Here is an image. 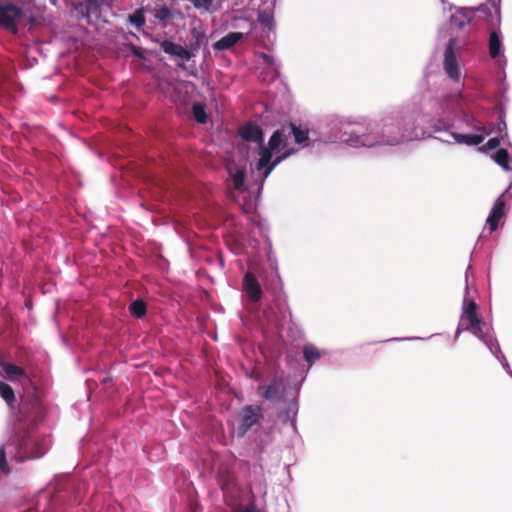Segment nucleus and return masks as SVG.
I'll list each match as a JSON object with an SVG mask.
<instances>
[{
	"label": "nucleus",
	"instance_id": "obj_1",
	"mask_svg": "<svg viewBox=\"0 0 512 512\" xmlns=\"http://www.w3.org/2000/svg\"><path fill=\"white\" fill-rule=\"evenodd\" d=\"M29 419V405L23 404L15 417L14 434L7 442L8 453L17 462L38 459L46 452L43 440L30 435L27 427Z\"/></svg>",
	"mask_w": 512,
	"mask_h": 512
},
{
	"label": "nucleus",
	"instance_id": "obj_2",
	"mask_svg": "<svg viewBox=\"0 0 512 512\" xmlns=\"http://www.w3.org/2000/svg\"><path fill=\"white\" fill-rule=\"evenodd\" d=\"M394 125L385 123L381 129L382 135L379 136L378 126L371 128L369 134L356 135L355 138L347 139L351 145L372 147L374 145H396L404 140V135L397 132L394 133Z\"/></svg>",
	"mask_w": 512,
	"mask_h": 512
},
{
	"label": "nucleus",
	"instance_id": "obj_3",
	"mask_svg": "<svg viewBox=\"0 0 512 512\" xmlns=\"http://www.w3.org/2000/svg\"><path fill=\"white\" fill-rule=\"evenodd\" d=\"M482 325L483 320L478 316L477 304L475 303V301L471 300L464 307V311L461 316L460 326H462L464 330L471 331V333L476 337L482 338Z\"/></svg>",
	"mask_w": 512,
	"mask_h": 512
},
{
	"label": "nucleus",
	"instance_id": "obj_4",
	"mask_svg": "<svg viewBox=\"0 0 512 512\" xmlns=\"http://www.w3.org/2000/svg\"><path fill=\"white\" fill-rule=\"evenodd\" d=\"M23 9L14 4H0V27L18 33V21L23 17Z\"/></svg>",
	"mask_w": 512,
	"mask_h": 512
},
{
	"label": "nucleus",
	"instance_id": "obj_5",
	"mask_svg": "<svg viewBox=\"0 0 512 512\" xmlns=\"http://www.w3.org/2000/svg\"><path fill=\"white\" fill-rule=\"evenodd\" d=\"M455 39H450L446 45L444 52L443 68L446 74L454 82H459L461 77V71L457 56L455 54Z\"/></svg>",
	"mask_w": 512,
	"mask_h": 512
},
{
	"label": "nucleus",
	"instance_id": "obj_6",
	"mask_svg": "<svg viewBox=\"0 0 512 512\" xmlns=\"http://www.w3.org/2000/svg\"><path fill=\"white\" fill-rule=\"evenodd\" d=\"M286 386L283 378L274 377L268 386L260 385L257 388V394L268 401H283Z\"/></svg>",
	"mask_w": 512,
	"mask_h": 512
},
{
	"label": "nucleus",
	"instance_id": "obj_7",
	"mask_svg": "<svg viewBox=\"0 0 512 512\" xmlns=\"http://www.w3.org/2000/svg\"><path fill=\"white\" fill-rule=\"evenodd\" d=\"M262 418V408L258 405H247L241 409L239 436H244L250 428Z\"/></svg>",
	"mask_w": 512,
	"mask_h": 512
},
{
	"label": "nucleus",
	"instance_id": "obj_8",
	"mask_svg": "<svg viewBox=\"0 0 512 512\" xmlns=\"http://www.w3.org/2000/svg\"><path fill=\"white\" fill-rule=\"evenodd\" d=\"M285 160V155H278L274 160L272 159V151L267 149L266 146L259 148V159L256 164V169L263 172V177L267 178L276 166Z\"/></svg>",
	"mask_w": 512,
	"mask_h": 512
},
{
	"label": "nucleus",
	"instance_id": "obj_9",
	"mask_svg": "<svg viewBox=\"0 0 512 512\" xmlns=\"http://www.w3.org/2000/svg\"><path fill=\"white\" fill-rule=\"evenodd\" d=\"M239 134L242 139L255 142L259 145V148L264 145V134L262 129L255 123L249 122L240 128Z\"/></svg>",
	"mask_w": 512,
	"mask_h": 512
},
{
	"label": "nucleus",
	"instance_id": "obj_10",
	"mask_svg": "<svg viewBox=\"0 0 512 512\" xmlns=\"http://www.w3.org/2000/svg\"><path fill=\"white\" fill-rule=\"evenodd\" d=\"M243 289L253 302H258L262 298V289L259 281L254 274L247 272L243 279Z\"/></svg>",
	"mask_w": 512,
	"mask_h": 512
},
{
	"label": "nucleus",
	"instance_id": "obj_11",
	"mask_svg": "<svg viewBox=\"0 0 512 512\" xmlns=\"http://www.w3.org/2000/svg\"><path fill=\"white\" fill-rule=\"evenodd\" d=\"M505 204L506 203L503 195L499 196L494 202V205L486 221L491 232L498 228V224L504 216Z\"/></svg>",
	"mask_w": 512,
	"mask_h": 512
},
{
	"label": "nucleus",
	"instance_id": "obj_12",
	"mask_svg": "<svg viewBox=\"0 0 512 512\" xmlns=\"http://www.w3.org/2000/svg\"><path fill=\"white\" fill-rule=\"evenodd\" d=\"M288 130L286 129V125H283L281 128L275 130L271 135L267 149H270L272 152H277L281 148H285L288 144Z\"/></svg>",
	"mask_w": 512,
	"mask_h": 512
},
{
	"label": "nucleus",
	"instance_id": "obj_13",
	"mask_svg": "<svg viewBox=\"0 0 512 512\" xmlns=\"http://www.w3.org/2000/svg\"><path fill=\"white\" fill-rule=\"evenodd\" d=\"M101 0H84L76 6L78 12L89 22L92 17L99 18L101 14Z\"/></svg>",
	"mask_w": 512,
	"mask_h": 512
},
{
	"label": "nucleus",
	"instance_id": "obj_14",
	"mask_svg": "<svg viewBox=\"0 0 512 512\" xmlns=\"http://www.w3.org/2000/svg\"><path fill=\"white\" fill-rule=\"evenodd\" d=\"M160 47L166 54L177 56L183 60H190L194 56V53L188 49H185L181 45L175 44L169 40L161 41Z\"/></svg>",
	"mask_w": 512,
	"mask_h": 512
},
{
	"label": "nucleus",
	"instance_id": "obj_15",
	"mask_svg": "<svg viewBox=\"0 0 512 512\" xmlns=\"http://www.w3.org/2000/svg\"><path fill=\"white\" fill-rule=\"evenodd\" d=\"M244 38L241 32H230L226 36L214 43L213 48L216 51H223L232 48L235 44Z\"/></svg>",
	"mask_w": 512,
	"mask_h": 512
},
{
	"label": "nucleus",
	"instance_id": "obj_16",
	"mask_svg": "<svg viewBox=\"0 0 512 512\" xmlns=\"http://www.w3.org/2000/svg\"><path fill=\"white\" fill-rule=\"evenodd\" d=\"M286 129L288 130L287 133L289 137L293 135L294 140L297 144H304L309 140V130L307 128H302L300 126L295 125L294 123H288L286 124Z\"/></svg>",
	"mask_w": 512,
	"mask_h": 512
},
{
	"label": "nucleus",
	"instance_id": "obj_17",
	"mask_svg": "<svg viewBox=\"0 0 512 512\" xmlns=\"http://www.w3.org/2000/svg\"><path fill=\"white\" fill-rule=\"evenodd\" d=\"M0 367L4 371L6 378L10 381H14L21 377H27L25 370L17 365L3 362L0 364Z\"/></svg>",
	"mask_w": 512,
	"mask_h": 512
},
{
	"label": "nucleus",
	"instance_id": "obj_18",
	"mask_svg": "<svg viewBox=\"0 0 512 512\" xmlns=\"http://www.w3.org/2000/svg\"><path fill=\"white\" fill-rule=\"evenodd\" d=\"M489 55L491 58H497L501 53L502 41L498 31H491L489 35Z\"/></svg>",
	"mask_w": 512,
	"mask_h": 512
},
{
	"label": "nucleus",
	"instance_id": "obj_19",
	"mask_svg": "<svg viewBox=\"0 0 512 512\" xmlns=\"http://www.w3.org/2000/svg\"><path fill=\"white\" fill-rule=\"evenodd\" d=\"M454 138L458 143L468 146H476L484 141V136L480 134H456Z\"/></svg>",
	"mask_w": 512,
	"mask_h": 512
},
{
	"label": "nucleus",
	"instance_id": "obj_20",
	"mask_svg": "<svg viewBox=\"0 0 512 512\" xmlns=\"http://www.w3.org/2000/svg\"><path fill=\"white\" fill-rule=\"evenodd\" d=\"M206 36L205 34L197 29V28H192L191 29V41L189 43V51H191L192 53L194 52H197L201 45L204 43V40H205Z\"/></svg>",
	"mask_w": 512,
	"mask_h": 512
},
{
	"label": "nucleus",
	"instance_id": "obj_21",
	"mask_svg": "<svg viewBox=\"0 0 512 512\" xmlns=\"http://www.w3.org/2000/svg\"><path fill=\"white\" fill-rule=\"evenodd\" d=\"M0 395L7 403V405L13 408L15 402V393L9 384L0 381Z\"/></svg>",
	"mask_w": 512,
	"mask_h": 512
},
{
	"label": "nucleus",
	"instance_id": "obj_22",
	"mask_svg": "<svg viewBox=\"0 0 512 512\" xmlns=\"http://www.w3.org/2000/svg\"><path fill=\"white\" fill-rule=\"evenodd\" d=\"M129 311L137 318H141L146 314L147 306L141 299L134 300L129 305Z\"/></svg>",
	"mask_w": 512,
	"mask_h": 512
},
{
	"label": "nucleus",
	"instance_id": "obj_23",
	"mask_svg": "<svg viewBox=\"0 0 512 512\" xmlns=\"http://www.w3.org/2000/svg\"><path fill=\"white\" fill-rule=\"evenodd\" d=\"M509 153L506 149H499L495 155H494V160L495 162L501 166L504 170L506 171H509L510 170V167H509Z\"/></svg>",
	"mask_w": 512,
	"mask_h": 512
},
{
	"label": "nucleus",
	"instance_id": "obj_24",
	"mask_svg": "<svg viewBox=\"0 0 512 512\" xmlns=\"http://www.w3.org/2000/svg\"><path fill=\"white\" fill-rule=\"evenodd\" d=\"M192 113L198 123H205L207 121V114L205 107L201 103H194L192 106Z\"/></svg>",
	"mask_w": 512,
	"mask_h": 512
},
{
	"label": "nucleus",
	"instance_id": "obj_25",
	"mask_svg": "<svg viewBox=\"0 0 512 512\" xmlns=\"http://www.w3.org/2000/svg\"><path fill=\"white\" fill-rule=\"evenodd\" d=\"M304 358L310 364H313L320 357L319 350L313 345H306L303 349Z\"/></svg>",
	"mask_w": 512,
	"mask_h": 512
},
{
	"label": "nucleus",
	"instance_id": "obj_26",
	"mask_svg": "<svg viewBox=\"0 0 512 512\" xmlns=\"http://www.w3.org/2000/svg\"><path fill=\"white\" fill-rule=\"evenodd\" d=\"M129 21L136 26V28L141 29L145 25V16L143 13V9H137L134 13L129 15Z\"/></svg>",
	"mask_w": 512,
	"mask_h": 512
},
{
	"label": "nucleus",
	"instance_id": "obj_27",
	"mask_svg": "<svg viewBox=\"0 0 512 512\" xmlns=\"http://www.w3.org/2000/svg\"><path fill=\"white\" fill-rule=\"evenodd\" d=\"M258 21L261 25H263L265 28H268L269 30H271L274 26L273 15L267 10L259 12Z\"/></svg>",
	"mask_w": 512,
	"mask_h": 512
},
{
	"label": "nucleus",
	"instance_id": "obj_28",
	"mask_svg": "<svg viewBox=\"0 0 512 512\" xmlns=\"http://www.w3.org/2000/svg\"><path fill=\"white\" fill-rule=\"evenodd\" d=\"M8 449L7 444L0 447V469L5 474L9 473V466L6 460V450Z\"/></svg>",
	"mask_w": 512,
	"mask_h": 512
},
{
	"label": "nucleus",
	"instance_id": "obj_29",
	"mask_svg": "<svg viewBox=\"0 0 512 512\" xmlns=\"http://www.w3.org/2000/svg\"><path fill=\"white\" fill-rule=\"evenodd\" d=\"M452 22L457 25L459 28H462L464 27L467 23L470 22V17L464 13V12H461L457 15H454L452 17Z\"/></svg>",
	"mask_w": 512,
	"mask_h": 512
},
{
	"label": "nucleus",
	"instance_id": "obj_30",
	"mask_svg": "<svg viewBox=\"0 0 512 512\" xmlns=\"http://www.w3.org/2000/svg\"><path fill=\"white\" fill-rule=\"evenodd\" d=\"M233 184L236 189H240L244 184L245 173L244 170L238 169L233 175Z\"/></svg>",
	"mask_w": 512,
	"mask_h": 512
},
{
	"label": "nucleus",
	"instance_id": "obj_31",
	"mask_svg": "<svg viewBox=\"0 0 512 512\" xmlns=\"http://www.w3.org/2000/svg\"><path fill=\"white\" fill-rule=\"evenodd\" d=\"M155 17L161 21H165L171 17V10L167 5L161 6L156 10Z\"/></svg>",
	"mask_w": 512,
	"mask_h": 512
},
{
	"label": "nucleus",
	"instance_id": "obj_32",
	"mask_svg": "<svg viewBox=\"0 0 512 512\" xmlns=\"http://www.w3.org/2000/svg\"><path fill=\"white\" fill-rule=\"evenodd\" d=\"M195 8L209 10L214 0H189Z\"/></svg>",
	"mask_w": 512,
	"mask_h": 512
},
{
	"label": "nucleus",
	"instance_id": "obj_33",
	"mask_svg": "<svg viewBox=\"0 0 512 512\" xmlns=\"http://www.w3.org/2000/svg\"><path fill=\"white\" fill-rule=\"evenodd\" d=\"M500 145V139L498 137L491 138L487 141L485 148L487 150L496 149Z\"/></svg>",
	"mask_w": 512,
	"mask_h": 512
},
{
	"label": "nucleus",
	"instance_id": "obj_34",
	"mask_svg": "<svg viewBox=\"0 0 512 512\" xmlns=\"http://www.w3.org/2000/svg\"><path fill=\"white\" fill-rule=\"evenodd\" d=\"M131 51H132V53H133L136 57H138V58H140V59H143V58L145 57V54H144L143 50H142L140 47H137V46H135V45H132V46H131Z\"/></svg>",
	"mask_w": 512,
	"mask_h": 512
},
{
	"label": "nucleus",
	"instance_id": "obj_35",
	"mask_svg": "<svg viewBox=\"0 0 512 512\" xmlns=\"http://www.w3.org/2000/svg\"><path fill=\"white\" fill-rule=\"evenodd\" d=\"M261 58L269 65H273L274 64V59L271 55H268L266 53H261Z\"/></svg>",
	"mask_w": 512,
	"mask_h": 512
},
{
	"label": "nucleus",
	"instance_id": "obj_36",
	"mask_svg": "<svg viewBox=\"0 0 512 512\" xmlns=\"http://www.w3.org/2000/svg\"><path fill=\"white\" fill-rule=\"evenodd\" d=\"M235 512H257L254 505H247L245 507H242Z\"/></svg>",
	"mask_w": 512,
	"mask_h": 512
},
{
	"label": "nucleus",
	"instance_id": "obj_37",
	"mask_svg": "<svg viewBox=\"0 0 512 512\" xmlns=\"http://www.w3.org/2000/svg\"><path fill=\"white\" fill-rule=\"evenodd\" d=\"M295 152V149L291 148V149H288L286 151H284L282 153V155H285V159H287L288 157H290L292 154H294Z\"/></svg>",
	"mask_w": 512,
	"mask_h": 512
},
{
	"label": "nucleus",
	"instance_id": "obj_38",
	"mask_svg": "<svg viewBox=\"0 0 512 512\" xmlns=\"http://www.w3.org/2000/svg\"><path fill=\"white\" fill-rule=\"evenodd\" d=\"M459 332H460V327H458V328H457V333H456V335H458V334H459Z\"/></svg>",
	"mask_w": 512,
	"mask_h": 512
}]
</instances>
